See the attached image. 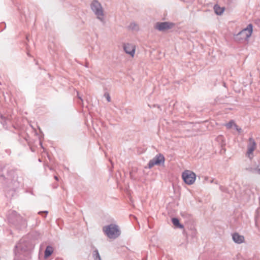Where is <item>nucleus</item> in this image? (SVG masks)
Listing matches in <instances>:
<instances>
[{"label":"nucleus","mask_w":260,"mask_h":260,"mask_svg":"<svg viewBox=\"0 0 260 260\" xmlns=\"http://www.w3.org/2000/svg\"><path fill=\"white\" fill-rule=\"evenodd\" d=\"M219 188L221 191L224 192H228V189L227 187L223 186H220Z\"/></svg>","instance_id":"nucleus-22"},{"label":"nucleus","mask_w":260,"mask_h":260,"mask_svg":"<svg viewBox=\"0 0 260 260\" xmlns=\"http://www.w3.org/2000/svg\"><path fill=\"white\" fill-rule=\"evenodd\" d=\"M258 167L257 168H246V170L252 173H257V169Z\"/></svg>","instance_id":"nucleus-20"},{"label":"nucleus","mask_w":260,"mask_h":260,"mask_svg":"<svg viewBox=\"0 0 260 260\" xmlns=\"http://www.w3.org/2000/svg\"><path fill=\"white\" fill-rule=\"evenodd\" d=\"M44 166H45V167H48V169H49L50 170H53V168H52V167H51V166H49L48 164L45 165Z\"/></svg>","instance_id":"nucleus-29"},{"label":"nucleus","mask_w":260,"mask_h":260,"mask_svg":"<svg viewBox=\"0 0 260 260\" xmlns=\"http://www.w3.org/2000/svg\"><path fill=\"white\" fill-rule=\"evenodd\" d=\"M175 24L170 22H158L156 23L154 28L159 31H165L173 28Z\"/></svg>","instance_id":"nucleus-10"},{"label":"nucleus","mask_w":260,"mask_h":260,"mask_svg":"<svg viewBox=\"0 0 260 260\" xmlns=\"http://www.w3.org/2000/svg\"><path fill=\"white\" fill-rule=\"evenodd\" d=\"M94 260H101V258L98 249H95L92 253Z\"/></svg>","instance_id":"nucleus-18"},{"label":"nucleus","mask_w":260,"mask_h":260,"mask_svg":"<svg viewBox=\"0 0 260 260\" xmlns=\"http://www.w3.org/2000/svg\"><path fill=\"white\" fill-rule=\"evenodd\" d=\"M90 7L97 16V18L101 21H103L104 20V11L101 3L97 0H93L90 5Z\"/></svg>","instance_id":"nucleus-4"},{"label":"nucleus","mask_w":260,"mask_h":260,"mask_svg":"<svg viewBox=\"0 0 260 260\" xmlns=\"http://www.w3.org/2000/svg\"><path fill=\"white\" fill-rule=\"evenodd\" d=\"M53 252V248L50 245L47 246L44 251V258L47 259L49 257Z\"/></svg>","instance_id":"nucleus-14"},{"label":"nucleus","mask_w":260,"mask_h":260,"mask_svg":"<svg viewBox=\"0 0 260 260\" xmlns=\"http://www.w3.org/2000/svg\"><path fill=\"white\" fill-rule=\"evenodd\" d=\"M165 158L164 156L159 153L157 154L153 158L150 160L148 164V168L151 169L155 165L160 166L164 165Z\"/></svg>","instance_id":"nucleus-8"},{"label":"nucleus","mask_w":260,"mask_h":260,"mask_svg":"<svg viewBox=\"0 0 260 260\" xmlns=\"http://www.w3.org/2000/svg\"><path fill=\"white\" fill-rule=\"evenodd\" d=\"M1 124L5 129H8L13 125L12 123V116L10 114H1Z\"/></svg>","instance_id":"nucleus-9"},{"label":"nucleus","mask_w":260,"mask_h":260,"mask_svg":"<svg viewBox=\"0 0 260 260\" xmlns=\"http://www.w3.org/2000/svg\"><path fill=\"white\" fill-rule=\"evenodd\" d=\"M183 181L188 185L192 184L196 179V174L190 170H185L182 173Z\"/></svg>","instance_id":"nucleus-6"},{"label":"nucleus","mask_w":260,"mask_h":260,"mask_svg":"<svg viewBox=\"0 0 260 260\" xmlns=\"http://www.w3.org/2000/svg\"><path fill=\"white\" fill-rule=\"evenodd\" d=\"M214 10L216 14L221 15L224 11V8L220 7L218 5H215L214 6Z\"/></svg>","instance_id":"nucleus-16"},{"label":"nucleus","mask_w":260,"mask_h":260,"mask_svg":"<svg viewBox=\"0 0 260 260\" xmlns=\"http://www.w3.org/2000/svg\"><path fill=\"white\" fill-rule=\"evenodd\" d=\"M78 98L80 100V102H78V104L80 105L83 104V99H82L81 96H79L78 94Z\"/></svg>","instance_id":"nucleus-27"},{"label":"nucleus","mask_w":260,"mask_h":260,"mask_svg":"<svg viewBox=\"0 0 260 260\" xmlns=\"http://www.w3.org/2000/svg\"><path fill=\"white\" fill-rule=\"evenodd\" d=\"M233 0H228V2L230 3H231L233 2Z\"/></svg>","instance_id":"nucleus-34"},{"label":"nucleus","mask_w":260,"mask_h":260,"mask_svg":"<svg viewBox=\"0 0 260 260\" xmlns=\"http://www.w3.org/2000/svg\"><path fill=\"white\" fill-rule=\"evenodd\" d=\"M142 260H147V258H146V257H144V258L142 259Z\"/></svg>","instance_id":"nucleus-36"},{"label":"nucleus","mask_w":260,"mask_h":260,"mask_svg":"<svg viewBox=\"0 0 260 260\" xmlns=\"http://www.w3.org/2000/svg\"><path fill=\"white\" fill-rule=\"evenodd\" d=\"M31 247L26 243H20L15 246V251L16 254L28 255L30 254Z\"/></svg>","instance_id":"nucleus-7"},{"label":"nucleus","mask_w":260,"mask_h":260,"mask_svg":"<svg viewBox=\"0 0 260 260\" xmlns=\"http://www.w3.org/2000/svg\"><path fill=\"white\" fill-rule=\"evenodd\" d=\"M26 40H27V41H29L28 36H26Z\"/></svg>","instance_id":"nucleus-35"},{"label":"nucleus","mask_w":260,"mask_h":260,"mask_svg":"<svg viewBox=\"0 0 260 260\" xmlns=\"http://www.w3.org/2000/svg\"><path fill=\"white\" fill-rule=\"evenodd\" d=\"M181 215L183 217H186L188 218V221H185L186 226L190 232L189 234L192 238H194L196 235L197 231L193 221L190 219V216L186 213H181Z\"/></svg>","instance_id":"nucleus-5"},{"label":"nucleus","mask_w":260,"mask_h":260,"mask_svg":"<svg viewBox=\"0 0 260 260\" xmlns=\"http://www.w3.org/2000/svg\"><path fill=\"white\" fill-rule=\"evenodd\" d=\"M9 222L18 230L24 229L27 226L26 221L15 211H10L8 215Z\"/></svg>","instance_id":"nucleus-1"},{"label":"nucleus","mask_w":260,"mask_h":260,"mask_svg":"<svg viewBox=\"0 0 260 260\" xmlns=\"http://www.w3.org/2000/svg\"><path fill=\"white\" fill-rule=\"evenodd\" d=\"M232 239L236 243L238 244H241L244 241V237L237 233H235L232 235Z\"/></svg>","instance_id":"nucleus-13"},{"label":"nucleus","mask_w":260,"mask_h":260,"mask_svg":"<svg viewBox=\"0 0 260 260\" xmlns=\"http://www.w3.org/2000/svg\"><path fill=\"white\" fill-rule=\"evenodd\" d=\"M4 95V99L6 100V97H5V94H4V95Z\"/></svg>","instance_id":"nucleus-38"},{"label":"nucleus","mask_w":260,"mask_h":260,"mask_svg":"<svg viewBox=\"0 0 260 260\" xmlns=\"http://www.w3.org/2000/svg\"><path fill=\"white\" fill-rule=\"evenodd\" d=\"M171 221L173 225L176 228L183 229L184 225L180 222L179 219L177 217H173L171 218Z\"/></svg>","instance_id":"nucleus-15"},{"label":"nucleus","mask_w":260,"mask_h":260,"mask_svg":"<svg viewBox=\"0 0 260 260\" xmlns=\"http://www.w3.org/2000/svg\"><path fill=\"white\" fill-rule=\"evenodd\" d=\"M27 55H28V56H30V54H29V52H27Z\"/></svg>","instance_id":"nucleus-37"},{"label":"nucleus","mask_w":260,"mask_h":260,"mask_svg":"<svg viewBox=\"0 0 260 260\" xmlns=\"http://www.w3.org/2000/svg\"><path fill=\"white\" fill-rule=\"evenodd\" d=\"M129 28L132 30H136L137 27H138L137 25L135 23H131L128 26Z\"/></svg>","instance_id":"nucleus-21"},{"label":"nucleus","mask_w":260,"mask_h":260,"mask_svg":"<svg viewBox=\"0 0 260 260\" xmlns=\"http://www.w3.org/2000/svg\"><path fill=\"white\" fill-rule=\"evenodd\" d=\"M6 152L8 154H10V153H11V150L10 149L9 150H6Z\"/></svg>","instance_id":"nucleus-32"},{"label":"nucleus","mask_w":260,"mask_h":260,"mask_svg":"<svg viewBox=\"0 0 260 260\" xmlns=\"http://www.w3.org/2000/svg\"><path fill=\"white\" fill-rule=\"evenodd\" d=\"M1 28L2 27V26H3V25H4V28H6V23H5V22H1ZM3 29H2V28H1V31H3Z\"/></svg>","instance_id":"nucleus-28"},{"label":"nucleus","mask_w":260,"mask_h":260,"mask_svg":"<svg viewBox=\"0 0 260 260\" xmlns=\"http://www.w3.org/2000/svg\"><path fill=\"white\" fill-rule=\"evenodd\" d=\"M129 175H130V177L132 179H133V180L136 179V177H135V176L133 175V172H130Z\"/></svg>","instance_id":"nucleus-26"},{"label":"nucleus","mask_w":260,"mask_h":260,"mask_svg":"<svg viewBox=\"0 0 260 260\" xmlns=\"http://www.w3.org/2000/svg\"><path fill=\"white\" fill-rule=\"evenodd\" d=\"M213 182V179H212V180H211V182Z\"/></svg>","instance_id":"nucleus-39"},{"label":"nucleus","mask_w":260,"mask_h":260,"mask_svg":"<svg viewBox=\"0 0 260 260\" xmlns=\"http://www.w3.org/2000/svg\"><path fill=\"white\" fill-rule=\"evenodd\" d=\"M235 129L239 133H240L242 132V129L239 127L236 124H235Z\"/></svg>","instance_id":"nucleus-25"},{"label":"nucleus","mask_w":260,"mask_h":260,"mask_svg":"<svg viewBox=\"0 0 260 260\" xmlns=\"http://www.w3.org/2000/svg\"><path fill=\"white\" fill-rule=\"evenodd\" d=\"M104 96L106 98V99L108 102H110L111 101V98H110V94L109 93H108V92L105 93Z\"/></svg>","instance_id":"nucleus-24"},{"label":"nucleus","mask_w":260,"mask_h":260,"mask_svg":"<svg viewBox=\"0 0 260 260\" xmlns=\"http://www.w3.org/2000/svg\"><path fill=\"white\" fill-rule=\"evenodd\" d=\"M123 49L125 52L132 56L134 55L135 52V48L133 45L129 43L125 44L123 45Z\"/></svg>","instance_id":"nucleus-11"},{"label":"nucleus","mask_w":260,"mask_h":260,"mask_svg":"<svg viewBox=\"0 0 260 260\" xmlns=\"http://www.w3.org/2000/svg\"><path fill=\"white\" fill-rule=\"evenodd\" d=\"M102 230L104 234L110 239H115L121 234L118 226L114 223L103 226Z\"/></svg>","instance_id":"nucleus-3"},{"label":"nucleus","mask_w":260,"mask_h":260,"mask_svg":"<svg viewBox=\"0 0 260 260\" xmlns=\"http://www.w3.org/2000/svg\"><path fill=\"white\" fill-rule=\"evenodd\" d=\"M235 124L236 123L234 122V121L232 120L230 121L228 123H227L225 124V126L227 127V128L230 129L231 128L233 125L235 126Z\"/></svg>","instance_id":"nucleus-19"},{"label":"nucleus","mask_w":260,"mask_h":260,"mask_svg":"<svg viewBox=\"0 0 260 260\" xmlns=\"http://www.w3.org/2000/svg\"><path fill=\"white\" fill-rule=\"evenodd\" d=\"M153 107H157V108H159V109H160V106H159V105H155V104H154V105H153Z\"/></svg>","instance_id":"nucleus-30"},{"label":"nucleus","mask_w":260,"mask_h":260,"mask_svg":"<svg viewBox=\"0 0 260 260\" xmlns=\"http://www.w3.org/2000/svg\"><path fill=\"white\" fill-rule=\"evenodd\" d=\"M256 143L254 140L252 138H249V143L247 146V153L248 154H252L253 152L256 148Z\"/></svg>","instance_id":"nucleus-12"},{"label":"nucleus","mask_w":260,"mask_h":260,"mask_svg":"<svg viewBox=\"0 0 260 260\" xmlns=\"http://www.w3.org/2000/svg\"><path fill=\"white\" fill-rule=\"evenodd\" d=\"M256 215H255V223L256 226L260 231V214L258 213L257 210L256 211Z\"/></svg>","instance_id":"nucleus-17"},{"label":"nucleus","mask_w":260,"mask_h":260,"mask_svg":"<svg viewBox=\"0 0 260 260\" xmlns=\"http://www.w3.org/2000/svg\"><path fill=\"white\" fill-rule=\"evenodd\" d=\"M54 179H55L56 180H57V181H58V177H57V176H54Z\"/></svg>","instance_id":"nucleus-33"},{"label":"nucleus","mask_w":260,"mask_h":260,"mask_svg":"<svg viewBox=\"0 0 260 260\" xmlns=\"http://www.w3.org/2000/svg\"><path fill=\"white\" fill-rule=\"evenodd\" d=\"M253 31V25L252 24H249L247 27L237 35H235L234 39L238 43H244L248 41V39L251 36Z\"/></svg>","instance_id":"nucleus-2"},{"label":"nucleus","mask_w":260,"mask_h":260,"mask_svg":"<svg viewBox=\"0 0 260 260\" xmlns=\"http://www.w3.org/2000/svg\"><path fill=\"white\" fill-rule=\"evenodd\" d=\"M256 173L260 174V168H257Z\"/></svg>","instance_id":"nucleus-31"},{"label":"nucleus","mask_w":260,"mask_h":260,"mask_svg":"<svg viewBox=\"0 0 260 260\" xmlns=\"http://www.w3.org/2000/svg\"><path fill=\"white\" fill-rule=\"evenodd\" d=\"M48 211H40L38 214H40L41 216H43L44 217H46L48 214Z\"/></svg>","instance_id":"nucleus-23"}]
</instances>
